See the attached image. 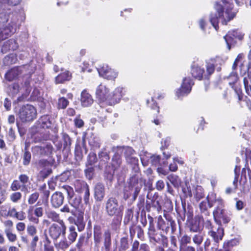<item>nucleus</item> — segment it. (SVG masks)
<instances>
[{"label":"nucleus","instance_id":"obj_12","mask_svg":"<svg viewBox=\"0 0 251 251\" xmlns=\"http://www.w3.org/2000/svg\"><path fill=\"white\" fill-rule=\"evenodd\" d=\"M16 23L11 21L7 25L0 26V43L11 37L16 30Z\"/></svg>","mask_w":251,"mask_h":251},{"label":"nucleus","instance_id":"obj_61","mask_svg":"<svg viewBox=\"0 0 251 251\" xmlns=\"http://www.w3.org/2000/svg\"><path fill=\"white\" fill-rule=\"evenodd\" d=\"M202 221L203 222V226L206 229L209 230V231L215 230L216 227L210 220H206Z\"/></svg>","mask_w":251,"mask_h":251},{"label":"nucleus","instance_id":"obj_3","mask_svg":"<svg viewBox=\"0 0 251 251\" xmlns=\"http://www.w3.org/2000/svg\"><path fill=\"white\" fill-rule=\"evenodd\" d=\"M18 115L22 123L31 122L37 117V110L31 104L23 105L19 109Z\"/></svg>","mask_w":251,"mask_h":251},{"label":"nucleus","instance_id":"obj_57","mask_svg":"<svg viewBox=\"0 0 251 251\" xmlns=\"http://www.w3.org/2000/svg\"><path fill=\"white\" fill-rule=\"evenodd\" d=\"M191 238L188 235L185 234L180 240V247L187 246V244L191 243Z\"/></svg>","mask_w":251,"mask_h":251},{"label":"nucleus","instance_id":"obj_43","mask_svg":"<svg viewBox=\"0 0 251 251\" xmlns=\"http://www.w3.org/2000/svg\"><path fill=\"white\" fill-rule=\"evenodd\" d=\"M69 101L65 97H62L58 98L56 107L58 110L65 109L69 104Z\"/></svg>","mask_w":251,"mask_h":251},{"label":"nucleus","instance_id":"obj_15","mask_svg":"<svg viewBox=\"0 0 251 251\" xmlns=\"http://www.w3.org/2000/svg\"><path fill=\"white\" fill-rule=\"evenodd\" d=\"M150 241L153 244H161L164 247H167L168 240L167 237L159 232L156 229L148 232Z\"/></svg>","mask_w":251,"mask_h":251},{"label":"nucleus","instance_id":"obj_49","mask_svg":"<svg viewBox=\"0 0 251 251\" xmlns=\"http://www.w3.org/2000/svg\"><path fill=\"white\" fill-rule=\"evenodd\" d=\"M243 83L246 93L249 94V92H251V75H248L247 76L244 77Z\"/></svg>","mask_w":251,"mask_h":251},{"label":"nucleus","instance_id":"obj_2","mask_svg":"<svg viewBox=\"0 0 251 251\" xmlns=\"http://www.w3.org/2000/svg\"><path fill=\"white\" fill-rule=\"evenodd\" d=\"M62 141L58 139L55 140L53 142L56 150H54L53 152L56 153V157H68L71 154L70 147L72 144V140L70 136L66 133L62 134Z\"/></svg>","mask_w":251,"mask_h":251},{"label":"nucleus","instance_id":"obj_33","mask_svg":"<svg viewBox=\"0 0 251 251\" xmlns=\"http://www.w3.org/2000/svg\"><path fill=\"white\" fill-rule=\"evenodd\" d=\"M204 70L197 65H193L191 69L192 76L196 79L201 80L203 77Z\"/></svg>","mask_w":251,"mask_h":251},{"label":"nucleus","instance_id":"obj_20","mask_svg":"<svg viewBox=\"0 0 251 251\" xmlns=\"http://www.w3.org/2000/svg\"><path fill=\"white\" fill-rule=\"evenodd\" d=\"M158 195L156 194H155L151 198L149 197V194L147 195V198L149 200L146 202L145 208L148 212H150L151 208L158 212L161 210V206L158 200Z\"/></svg>","mask_w":251,"mask_h":251},{"label":"nucleus","instance_id":"obj_55","mask_svg":"<svg viewBox=\"0 0 251 251\" xmlns=\"http://www.w3.org/2000/svg\"><path fill=\"white\" fill-rule=\"evenodd\" d=\"M84 172L86 177L89 180L93 178L94 175V168L93 166H86Z\"/></svg>","mask_w":251,"mask_h":251},{"label":"nucleus","instance_id":"obj_47","mask_svg":"<svg viewBox=\"0 0 251 251\" xmlns=\"http://www.w3.org/2000/svg\"><path fill=\"white\" fill-rule=\"evenodd\" d=\"M52 172L51 168H48L47 169H43L41 170L38 175V179L39 180H44L45 178H47Z\"/></svg>","mask_w":251,"mask_h":251},{"label":"nucleus","instance_id":"obj_6","mask_svg":"<svg viewBox=\"0 0 251 251\" xmlns=\"http://www.w3.org/2000/svg\"><path fill=\"white\" fill-rule=\"evenodd\" d=\"M109 93V89L103 83H100L96 88L95 94L96 100L100 107H106Z\"/></svg>","mask_w":251,"mask_h":251},{"label":"nucleus","instance_id":"obj_11","mask_svg":"<svg viewBox=\"0 0 251 251\" xmlns=\"http://www.w3.org/2000/svg\"><path fill=\"white\" fill-rule=\"evenodd\" d=\"M54 151V149L51 144H47L44 147L35 146L32 148V152L33 157L47 156L50 157Z\"/></svg>","mask_w":251,"mask_h":251},{"label":"nucleus","instance_id":"obj_24","mask_svg":"<svg viewBox=\"0 0 251 251\" xmlns=\"http://www.w3.org/2000/svg\"><path fill=\"white\" fill-rule=\"evenodd\" d=\"M94 199L97 202H101L105 195V188L104 184L101 182L97 183L94 188Z\"/></svg>","mask_w":251,"mask_h":251},{"label":"nucleus","instance_id":"obj_48","mask_svg":"<svg viewBox=\"0 0 251 251\" xmlns=\"http://www.w3.org/2000/svg\"><path fill=\"white\" fill-rule=\"evenodd\" d=\"M61 192L63 193V195L64 194L67 195V199L71 198L73 195L75 194L74 190L72 187L69 185H64L61 188Z\"/></svg>","mask_w":251,"mask_h":251},{"label":"nucleus","instance_id":"obj_40","mask_svg":"<svg viewBox=\"0 0 251 251\" xmlns=\"http://www.w3.org/2000/svg\"><path fill=\"white\" fill-rule=\"evenodd\" d=\"M69 203L73 206L75 209H78L80 204L81 202V197L78 195H75V194L71 198L68 199Z\"/></svg>","mask_w":251,"mask_h":251},{"label":"nucleus","instance_id":"obj_35","mask_svg":"<svg viewBox=\"0 0 251 251\" xmlns=\"http://www.w3.org/2000/svg\"><path fill=\"white\" fill-rule=\"evenodd\" d=\"M101 226L99 225H96L94 226V240L96 246L98 247L102 240Z\"/></svg>","mask_w":251,"mask_h":251},{"label":"nucleus","instance_id":"obj_22","mask_svg":"<svg viewBox=\"0 0 251 251\" xmlns=\"http://www.w3.org/2000/svg\"><path fill=\"white\" fill-rule=\"evenodd\" d=\"M22 73L20 66H14L7 70L4 77L6 81L11 82L17 79Z\"/></svg>","mask_w":251,"mask_h":251},{"label":"nucleus","instance_id":"obj_60","mask_svg":"<svg viewBox=\"0 0 251 251\" xmlns=\"http://www.w3.org/2000/svg\"><path fill=\"white\" fill-rule=\"evenodd\" d=\"M132 187L128 185L127 187L126 188L124 191L123 199L126 201L130 197L132 198Z\"/></svg>","mask_w":251,"mask_h":251},{"label":"nucleus","instance_id":"obj_64","mask_svg":"<svg viewBox=\"0 0 251 251\" xmlns=\"http://www.w3.org/2000/svg\"><path fill=\"white\" fill-rule=\"evenodd\" d=\"M39 196V194L38 192H35L31 194L28 200L29 204H32L36 202Z\"/></svg>","mask_w":251,"mask_h":251},{"label":"nucleus","instance_id":"obj_27","mask_svg":"<svg viewBox=\"0 0 251 251\" xmlns=\"http://www.w3.org/2000/svg\"><path fill=\"white\" fill-rule=\"evenodd\" d=\"M19 48L17 41L14 39H10L4 42L1 48V51L3 53H6L10 50L14 51Z\"/></svg>","mask_w":251,"mask_h":251},{"label":"nucleus","instance_id":"obj_5","mask_svg":"<svg viewBox=\"0 0 251 251\" xmlns=\"http://www.w3.org/2000/svg\"><path fill=\"white\" fill-rule=\"evenodd\" d=\"M219 205L217 206L213 211V214L215 222L218 224V226H222V223L227 224L230 222L231 215L223 208L221 200L219 201Z\"/></svg>","mask_w":251,"mask_h":251},{"label":"nucleus","instance_id":"obj_25","mask_svg":"<svg viewBox=\"0 0 251 251\" xmlns=\"http://www.w3.org/2000/svg\"><path fill=\"white\" fill-rule=\"evenodd\" d=\"M208 235L212 237L215 242V246L218 247L219 242L222 240L224 235V228L218 226V227L215 228V230L209 231Z\"/></svg>","mask_w":251,"mask_h":251},{"label":"nucleus","instance_id":"obj_44","mask_svg":"<svg viewBox=\"0 0 251 251\" xmlns=\"http://www.w3.org/2000/svg\"><path fill=\"white\" fill-rule=\"evenodd\" d=\"M133 215L134 210L133 208H129L126 210L123 221L125 225H127L133 220Z\"/></svg>","mask_w":251,"mask_h":251},{"label":"nucleus","instance_id":"obj_58","mask_svg":"<svg viewBox=\"0 0 251 251\" xmlns=\"http://www.w3.org/2000/svg\"><path fill=\"white\" fill-rule=\"evenodd\" d=\"M141 189V188H140L139 187H132L131 189L132 191V198L130 199L132 202L136 200Z\"/></svg>","mask_w":251,"mask_h":251},{"label":"nucleus","instance_id":"obj_31","mask_svg":"<svg viewBox=\"0 0 251 251\" xmlns=\"http://www.w3.org/2000/svg\"><path fill=\"white\" fill-rule=\"evenodd\" d=\"M64 196L63 193L56 192L53 194L51 198V203L53 207L58 208L63 203Z\"/></svg>","mask_w":251,"mask_h":251},{"label":"nucleus","instance_id":"obj_28","mask_svg":"<svg viewBox=\"0 0 251 251\" xmlns=\"http://www.w3.org/2000/svg\"><path fill=\"white\" fill-rule=\"evenodd\" d=\"M50 116L48 114L41 116L36 123L37 127L44 129H49L51 128L52 122L50 120Z\"/></svg>","mask_w":251,"mask_h":251},{"label":"nucleus","instance_id":"obj_52","mask_svg":"<svg viewBox=\"0 0 251 251\" xmlns=\"http://www.w3.org/2000/svg\"><path fill=\"white\" fill-rule=\"evenodd\" d=\"M32 73H30L27 75H25L24 77L26 76V79L24 83V86L25 88L26 92L29 93L31 90L30 83L31 81V76Z\"/></svg>","mask_w":251,"mask_h":251},{"label":"nucleus","instance_id":"obj_1","mask_svg":"<svg viewBox=\"0 0 251 251\" xmlns=\"http://www.w3.org/2000/svg\"><path fill=\"white\" fill-rule=\"evenodd\" d=\"M233 0H221L217 1L215 5L216 12L211 13L209 16V21L212 26L218 30L219 28V19H222L223 25H227V22L232 20L236 16V12L233 10ZM237 2V0H235Z\"/></svg>","mask_w":251,"mask_h":251},{"label":"nucleus","instance_id":"obj_16","mask_svg":"<svg viewBox=\"0 0 251 251\" xmlns=\"http://www.w3.org/2000/svg\"><path fill=\"white\" fill-rule=\"evenodd\" d=\"M188 227L191 232H197L201 231L202 228L200 226V223L201 221H203L202 216H197L194 219H192V215L189 212L187 214Z\"/></svg>","mask_w":251,"mask_h":251},{"label":"nucleus","instance_id":"obj_36","mask_svg":"<svg viewBox=\"0 0 251 251\" xmlns=\"http://www.w3.org/2000/svg\"><path fill=\"white\" fill-rule=\"evenodd\" d=\"M71 78V73L69 71H65L58 74L55 77V83L57 84L63 83L65 81L70 80Z\"/></svg>","mask_w":251,"mask_h":251},{"label":"nucleus","instance_id":"obj_21","mask_svg":"<svg viewBox=\"0 0 251 251\" xmlns=\"http://www.w3.org/2000/svg\"><path fill=\"white\" fill-rule=\"evenodd\" d=\"M112 167H106L104 172V177L106 181H109L110 185L111 184L113 180L114 175L115 173V169L117 166L115 165L114 162L116 161L118 163L117 166H119L121 163L120 158H112Z\"/></svg>","mask_w":251,"mask_h":251},{"label":"nucleus","instance_id":"obj_30","mask_svg":"<svg viewBox=\"0 0 251 251\" xmlns=\"http://www.w3.org/2000/svg\"><path fill=\"white\" fill-rule=\"evenodd\" d=\"M217 60L215 58H211L206 63V74L204 78L209 79L210 76L215 72V68L217 66Z\"/></svg>","mask_w":251,"mask_h":251},{"label":"nucleus","instance_id":"obj_53","mask_svg":"<svg viewBox=\"0 0 251 251\" xmlns=\"http://www.w3.org/2000/svg\"><path fill=\"white\" fill-rule=\"evenodd\" d=\"M47 216L49 219H51L53 221L56 222L58 223H60V221H63L62 220H60L59 215L55 211H50L47 212Z\"/></svg>","mask_w":251,"mask_h":251},{"label":"nucleus","instance_id":"obj_18","mask_svg":"<svg viewBox=\"0 0 251 251\" xmlns=\"http://www.w3.org/2000/svg\"><path fill=\"white\" fill-rule=\"evenodd\" d=\"M123 88L117 87L115 89L111 94H109L106 107L108 106H113L120 101L123 97Z\"/></svg>","mask_w":251,"mask_h":251},{"label":"nucleus","instance_id":"obj_63","mask_svg":"<svg viewBox=\"0 0 251 251\" xmlns=\"http://www.w3.org/2000/svg\"><path fill=\"white\" fill-rule=\"evenodd\" d=\"M46 188V185L45 184L40 187L39 190L40 191H42V193L43 194V199L47 200L49 197L50 191L49 190H47Z\"/></svg>","mask_w":251,"mask_h":251},{"label":"nucleus","instance_id":"obj_13","mask_svg":"<svg viewBox=\"0 0 251 251\" xmlns=\"http://www.w3.org/2000/svg\"><path fill=\"white\" fill-rule=\"evenodd\" d=\"M66 226L63 221H60V223L53 224L49 228V234L50 236L54 240H57L62 234L65 235Z\"/></svg>","mask_w":251,"mask_h":251},{"label":"nucleus","instance_id":"obj_32","mask_svg":"<svg viewBox=\"0 0 251 251\" xmlns=\"http://www.w3.org/2000/svg\"><path fill=\"white\" fill-rule=\"evenodd\" d=\"M103 245L104 251H110L111 248V233L109 229L104 230L103 234Z\"/></svg>","mask_w":251,"mask_h":251},{"label":"nucleus","instance_id":"obj_37","mask_svg":"<svg viewBox=\"0 0 251 251\" xmlns=\"http://www.w3.org/2000/svg\"><path fill=\"white\" fill-rule=\"evenodd\" d=\"M212 206L213 204L209 202L208 197L205 200L201 201L199 205L201 213L205 216H208L209 215V212L207 210L208 208H210Z\"/></svg>","mask_w":251,"mask_h":251},{"label":"nucleus","instance_id":"obj_34","mask_svg":"<svg viewBox=\"0 0 251 251\" xmlns=\"http://www.w3.org/2000/svg\"><path fill=\"white\" fill-rule=\"evenodd\" d=\"M87 151L88 150L84 143H82L81 144L79 143H76L75 150V157H84L87 155Z\"/></svg>","mask_w":251,"mask_h":251},{"label":"nucleus","instance_id":"obj_59","mask_svg":"<svg viewBox=\"0 0 251 251\" xmlns=\"http://www.w3.org/2000/svg\"><path fill=\"white\" fill-rule=\"evenodd\" d=\"M80 114L78 115L74 120L75 126L77 128H81L84 126V121L81 119Z\"/></svg>","mask_w":251,"mask_h":251},{"label":"nucleus","instance_id":"obj_41","mask_svg":"<svg viewBox=\"0 0 251 251\" xmlns=\"http://www.w3.org/2000/svg\"><path fill=\"white\" fill-rule=\"evenodd\" d=\"M129 247L128 235H126L122 237L120 240V245L118 251H126Z\"/></svg>","mask_w":251,"mask_h":251},{"label":"nucleus","instance_id":"obj_50","mask_svg":"<svg viewBox=\"0 0 251 251\" xmlns=\"http://www.w3.org/2000/svg\"><path fill=\"white\" fill-rule=\"evenodd\" d=\"M229 80V85L233 88H236L235 87L236 83L238 81L239 78L237 74H231L228 77Z\"/></svg>","mask_w":251,"mask_h":251},{"label":"nucleus","instance_id":"obj_10","mask_svg":"<svg viewBox=\"0 0 251 251\" xmlns=\"http://www.w3.org/2000/svg\"><path fill=\"white\" fill-rule=\"evenodd\" d=\"M244 34L238 29H233L229 31L224 37L226 43L228 50H230L232 46H234L237 40H242L244 38Z\"/></svg>","mask_w":251,"mask_h":251},{"label":"nucleus","instance_id":"obj_4","mask_svg":"<svg viewBox=\"0 0 251 251\" xmlns=\"http://www.w3.org/2000/svg\"><path fill=\"white\" fill-rule=\"evenodd\" d=\"M126 158L127 162L132 163L134 165L133 169L134 170L135 173L130 177L128 183V186L131 187H139L140 188H142L144 182L141 177V175L138 173L139 171V168L138 166V160L136 158Z\"/></svg>","mask_w":251,"mask_h":251},{"label":"nucleus","instance_id":"obj_14","mask_svg":"<svg viewBox=\"0 0 251 251\" xmlns=\"http://www.w3.org/2000/svg\"><path fill=\"white\" fill-rule=\"evenodd\" d=\"M194 84V82L190 77H184L183 79L180 88L177 89L176 91V96L178 98H179L188 94L191 91L192 87Z\"/></svg>","mask_w":251,"mask_h":251},{"label":"nucleus","instance_id":"obj_23","mask_svg":"<svg viewBox=\"0 0 251 251\" xmlns=\"http://www.w3.org/2000/svg\"><path fill=\"white\" fill-rule=\"evenodd\" d=\"M113 157H130L135 153V151L130 147H117L114 149Z\"/></svg>","mask_w":251,"mask_h":251},{"label":"nucleus","instance_id":"obj_42","mask_svg":"<svg viewBox=\"0 0 251 251\" xmlns=\"http://www.w3.org/2000/svg\"><path fill=\"white\" fill-rule=\"evenodd\" d=\"M77 236V233L76 232V228L75 226H71L69 227L68 238L69 240L70 243H73L74 242Z\"/></svg>","mask_w":251,"mask_h":251},{"label":"nucleus","instance_id":"obj_29","mask_svg":"<svg viewBox=\"0 0 251 251\" xmlns=\"http://www.w3.org/2000/svg\"><path fill=\"white\" fill-rule=\"evenodd\" d=\"M94 100L91 95L86 89H84L81 93L80 102L83 107H88L91 105Z\"/></svg>","mask_w":251,"mask_h":251},{"label":"nucleus","instance_id":"obj_17","mask_svg":"<svg viewBox=\"0 0 251 251\" xmlns=\"http://www.w3.org/2000/svg\"><path fill=\"white\" fill-rule=\"evenodd\" d=\"M76 192L80 193H84L83 200L85 204H89L90 191L89 186L84 181L77 180L75 183Z\"/></svg>","mask_w":251,"mask_h":251},{"label":"nucleus","instance_id":"obj_46","mask_svg":"<svg viewBox=\"0 0 251 251\" xmlns=\"http://www.w3.org/2000/svg\"><path fill=\"white\" fill-rule=\"evenodd\" d=\"M82 158H64L65 159V165H68L71 167H75L79 165V161Z\"/></svg>","mask_w":251,"mask_h":251},{"label":"nucleus","instance_id":"obj_39","mask_svg":"<svg viewBox=\"0 0 251 251\" xmlns=\"http://www.w3.org/2000/svg\"><path fill=\"white\" fill-rule=\"evenodd\" d=\"M17 61V55L15 53H10L5 56L3 59L4 64L6 66L16 64Z\"/></svg>","mask_w":251,"mask_h":251},{"label":"nucleus","instance_id":"obj_38","mask_svg":"<svg viewBox=\"0 0 251 251\" xmlns=\"http://www.w3.org/2000/svg\"><path fill=\"white\" fill-rule=\"evenodd\" d=\"M131 251H150L148 245L142 243L140 245L139 241H134L132 244Z\"/></svg>","mask_w":251,"mask_h":251},{"label":"nucleus","instance_id":"obj_7","mask_svg":"<svg viewBox=\"0 0 251 251\" xmlns=\"http://www.w3.org/2000/svg\"><path fill=\"white\" fill-rule=\"evenodd\" d=\"M170 227L172 233L174 234L176 229V224L171 216H165V219H163L161 216L158 217L157 228L167 233L169 231Z\"/></svg>","mask_w":251,"mask_h":251},{"label":"nucleus","instance_id":"obj_51","mask_svg":"<svg viewBox=\"0 0 251 251\" xmlns=\"http://www.w3.org/2000/svg\"><path fill=\"white\" fill-rule=\"evenodd\" d=\"M197 233L193 236L192 240L195 244L200 246L203 241L204 233H202L201 231L197 232Z\"/></svg>","mask_w":251,"mask_h":251},{"label":"nucleus","instance_id":"obj_9","mask_svg":"<svg viewBox=\"0 0 251 251\" xmlns=\"http://www.w3.org/2000/svg\"><path fill=\"white\" fill-rule=\"evenodd\" d=\"M71 213L73 216L68 218L69 222L71 224H74L77 226L78 231H82L84 229L85 226V223L84 221L83 212L76 209L72 210Z\"/></svg>","mask_w":251,"mask_h":251},{"label":"nucleus","instance_id":"obj_26","mask_svg":"<svg viewBox=\"0 0 251 251\" xmlns=\"http://www.w3.org/2000/svg\"><path fill=\"white\" fill-rule=\"evenodd\" d=\"M59 158H56V160L53 158L42 159L39 161L38 165L40 168H43V169L51 168L52 166L56 167L59 163Z\"/></svg>","mask_w":251,"mask_h":251},{"label":"nucleus","instance_id":"obj_54","mask_svg":"<svg viewBox=\"0 0 251 251\" xmlns=\"http://www.w3.org/2000/svg\"><path fill=\"white\" fill-rule=\"evenodd\" d=\"M147 102L149 104V107L152 110H155L157 114H158L160 112V108L158 106L157 103L155 100H154V98H151V103H150V100H148Z\"/></svg>","mask_w":251,"mask_h":251},{"label":"nucleus","instance_id":"obj_8","mask_svg":"<svg viewBox=\"0 0 251 251\" xmlns=\"http://www.w3.org/2000/svg\"><path fill=\"white\" fill-rule=\"evenodd\" d=\"M105 211L110 217L121 216V211L118 201L115 197H110L105 202Z\"/></svg>","mask_w":251,"mask_h":251},{"label":"nucleus","instance_id":"obj_45","mask_svg":"<svg viewBox=\"0 0 251 251\" xmlns=\"http://www.w3.org/2000/svg\"><path fill=\"white\" fill-rule=\"evenodd\" d=\"M167 178L175 187L178 188L180 186L181 180L177 176L171 174L167 176Z\"/></svg>","mask_w":251,"mask_h":251},{"label":"nucleus","instance_id":"obj_19","mask_svg":"<svg viewBox=\"0 0 251 251\" xmlns=\"http://www.w3.org/2000/svg\"><path fill=\"white\" fill-rule=\"evenodd\" d=\"M99 75L107 80H114L118 76V73L107 65H103L98 69Z\"/></svg>","mask_w":251,"mask_h":251},{"label":"nucleus","instance_id":"obj_56","mask_svg":"<svg viewBox=\"0 0 251 251\" xmlns=\"http://www.w3.org/2000/svg\"><path fill=\"white\" fill-rule=\"evenodd\" d=\"M88 241V239L85 236H80L76 244V247L79 250H80L83 246L85 245Z\"/></svg>","mask_w":251,"mask_h":251},{"label":"nucleus","instance_id":"obj_62","mask_svg":"<svg viewBox=\"0 0 251 251\" xmlns=\"http://www.w3.org/2000/svg\"><path fill=\"white\" fill-rule=\"evenodd\" d=\"M99 139L96 137L91 136L89 139V143L94 147H100Z\"/></svg>","mask_w":251,"mask_h":251}]
</instances>
